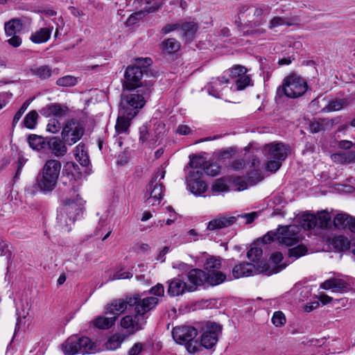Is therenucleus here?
Wrapping results in <instances>:
<instances>
[{"instance_id":"59","label":"nucleus","mask_w":355,"mask_h":355,"mask_svg":"<svg viewBox=\"0 0 355 355\" xmlns=\"http://www.w3.org/2000/svg\"><path fill=\"white\" fill-rule=\"evenodd\" d=\"M28 317V312H17L16 326L19 327L26 322V318Z\"/></svg>"},{"instance_id":"55","label":"nucleus","mask_w":355,"mask_h":355,"mask_svg":"<svg viewBox=\"0 0 355 355\" xmlns=\"http://www.w3.org/2000/svg\"><path fill=\"white\" fill-rule=\"evenodd\" d=\"M318 299L319 300L320 303L321 302L324 305L327 304L330 302H332L334 305H335L336 304H340V303L344 304L345 302L346 301L344 299H341L340 300H334L332 297H331L325 294L320 295L319 298H318Z\"/></svg>"},{"instance_id":"28","label":"nucleus","mask_w":355,"mask_h":355,"mask_svg":"<svg viewBox=\"0 0 355 355\" xmlns=\"http://www.w3.org/2000/svg\"><path fill=\"white\" fill-rule=\"evenodd\" d=\"M347 283L340 278H330L325 280L320 286V288L322 289H332L334 291H343L347 289Z\"/></svg>"},{"instance_id":"16","label":"nucleus","mask_w":355,"mask_h":355,"mask_svg":"<svg viewBox=\"0 0 355 355\" xmlns=\"http://www.w3.org/2000/svg\"><path fill=\"white\" fill-rule=\"evenodd\" d=\"M299 239V227L297 226L290 225L279 228L277 241L279 243L292 246L297 243Z\"/></svg>"},{"instance_id":"48","label":"nucleus","mask_w":355,"mask_h":355,"mask_svg":"<svg viewBox=\"0 0 355 355\" xmlns=\"http://www.w3.org/2000/svg\"><path fill=\"white\" fill-rule=\"evenodd\" d=\"M344 107L343 100H335L329 102L328 105L323 108L325 112H334L340 110Z\"/></svg>"},{"instance_id":"50","label":"nucleus","mask_w":355,"mask_h":355,"mask_svg":"<svg viewBox=\"0 0 355 355\" xmlns=\"http://www.w3.org/2000/svg\"><path fill=\"white\" fill-rule=\"evenodd\" d=\"M325 120L319 119L317 121L311 122L309 125L310 131L312 133H317L320 131L324 130Z\"/></svg>"},{"instance_id":"6","label":"nucleus","mask_w":355,"mask_h":355,"mask_svg":"<svg viewBox=\"0 0 355 355\" xmlns=\"http://www.w3.org/2000/svg\"><path fill=\"white\" fill-rule=\"evenodd\" d=\"M135 62L137 66H128L125 69L123 82V87L125 89L132 90L141 86L144 75L142 68L150 66L152 60L149 58H138L135 59Z\"/></svg>"},{"instance_id":"13","label":"nucleus","mask_w":355,"mask_h":355,"mask_svg":"<svg viewBox=\"0 0 355 355\" xmlns=\"http://www.w3.org/2000/svg\"><path fill=\"white\" fill-rule=\"evenodd\" d=\"M164 187L157 177L152 178L146 187L145 193L146 202L152 206L159 205L163 198Z\"/></svg>"},{"instance_id":"21","label":"nucleus","mask_w":355,"mask_h":355,"mask_svg":"<svg viewBox=\"0 0 355 355\" xmlns=\"http://www.w3.org/2000/svg\"><path fill=\"white\" fill-rule=\"evenodd\" d=\"M70 110L67 105L53 103L46 105L41 110V114L46 116H54L58 119H62L67 116Z\"/></svg>"},{"instance_id":"30","label":"nucleus","mask_w":355,"mask_h":355,"mask_svg":"<svg viewBox=\"0 0 355 355\" xmlns=\"http://www.w3.org/2000/svg\"><path fill=\"white\" fill-rule=\"evenodd\" d=\"M128 336V335L124 333H116L113 334L105 342L104 345L105 349L114 351L119 349Z\"/></svg>"},{"instance_id":"11","label":"nucleus","mask_w":355,"mask_h":355,"mask_svg":"<svg viewBox=\"0 0 355 355\" xmlns=\"http://www.w3.org/2000/svg\"><path fill=\"white\" fill-rule=\"evenodd\" d=\"M330 222L331 216L324 210L318 212L316 215L304 214L300 218V224L304 230H311L315 227L327 228Z\"/></svg>"},{"instance_id":"44","label":"nucleus","mask_w":355,"mask_h":355,"mask_svg":"<svg viewBox=\"0 0 355 355\" xmlns=\"http://www.w3.org/2000/svg\"><path fill=\"white\" fill-rule=\"evenodd\" d=\"M351 217L346 214H338L334 219V224L337 227H341L349 225L351 221Z\"/></svg>"},{"instance_id":"60","label":"nucleus","mask_w":355,"mask_h":355,"mask_svg":"<svg viewBox=\"0 0 355 355\" xmlns=\"http://www.w3.org/2000/svg\"><path fill=\"white\" fill-rule=\"evenodd\" d=\"M278 236L279 230L277 231V233L274 232H269L263 236L262 241L265 243H268L275 240H277Z\"/></svg>"},{"instance_id":"57","label":"nucleus","mask_w":355,"mask_h":355,"mask_svg":"<svg viewBox=\"0 0 355 355\" xmlns=\"http://www.w3.org/2000/svg\"><path fill=\"white\" fill-rule=\"evenodd\" d=\"M132 277V274L130 272H123L118 271L112 275L109 279L110 281L116 280V279H130Z\"/></svg>"},{"instance_id":"23","label":"nucleus","mask_w":355,"mask_h":355,"mask_svg":"<svg viewBox=\"0 0 355 355\" xmlns=\"http://www.w3.org/2000/svg\"><path fill=\"white\" fill-rule=\"evenodd\" d=\"M236 220V217L235 216H225L219 215L208 223L207 229L209 230L214 231L225 228L235 223Z\"/></svg>"},{"instance_id":"45","label":"nucleus","mask_w":355,"mask_h":355,"mask_svg":"<svg viewBox=\"0 0 355 355\" xmlns=\"http://www.w3.org/2000/svg\"><path fill=\"white\" fill-rule=\"evenodd\" d=\"M307 252V248L304 245H298L295 248H292L288 250V255L290 257L297 259L304 256Z\"/></svg>"},{"instance_id":"1","label":"nucleus","mask_w":355,"mask_h":355,"mask_svg":"<svg viewBox=\"0 0 355 355\" xmlns=\"http://www.w3.org/2000/svg\"><path fill=\"white\" fill-rule=\"evenodd\" d=\"M271 8L266 4L241 5L237 8V23H239L247 35L259 36L266 33V30L262 26L266 22L263 16L268 14Z\"/></svg>"},{"instance_id":"8","label":"nucleus","mask_w":355,"mask_h":355,"mask_svg":"<svg viewBox=\"0 0 355 355\" xmlns=\"http://www.w3.org/2000/svg\"><path fill=\"white\" fill-rule=\"evenodd\" d=\"M62 346L63 352L67 355L92 354L95 351L94 343L90 338L77 335L70 336Z\"/></svg>"},{"instance_id":"53","label":"nucleus","mask_w":355,"mask_h":355,"mask_svg":"<svg viewBox=\"0 0 355 355\" xmlns=\"http://www.w3.org/2000/svg\"><path fill=\"white\" fill-rule=\"evenodd\" d=\"M61 125L60 122L56 119L49 120L47 125L46 130L51 133L55 134L60 131Z\"/></svg>"},{"instance_id":"47","label":"nucleus","mask_w":355,"mask_h":355,"mask_svg":"<svg viewBox=\"0 0 355 355\" xmlns=\"http://www.w3.org/2000/svg\"><path fill=\"white\" fill-rule=\"evenodd\" d=\"M262 250L257 246L252 247L247 253L248 258L252 262H257L262 256Z\"/></svg>"},{"instance_id":"40","label":"nucleus","mask_w":355,"mask_h":355,"mask_svg":"<svg viewBox=\"0 0 355 355\" xmlns=\"http://www.w3.org/2000/svg\"><path fill=\"white\" fill-rule=\"evenodd\" d=\"M292 25H293V23L290 19L287 17L276 16L270 20L268 23V28L272 30L281 26H291Z\"/></svg>"},{"instance_id":"3","label":"nucleus","mask_w":355,"mask_h":355,"mask_svg":"<svg viewBox=\"0 0 355 355\" xmlns=\"http://www.w3.org/2000/svg\"><path fill=\"white\" fill-rule=\"evenodd\" d=\"M77 191L78 189L73 187L69 191V196L62 200L57 216L58 220L62 225L70 226L83 211L85 202Z\"/></svg>"},{"instance_id":"42","label":"nucleus","mask_w":355,"mask_h":355,"mask_svg":"<svg viewBox=\"0 0 355 355\" xmlns=\"http://www.w3.org/2000/svg\"><path fill=\"white\" fill-rule=\"evenodd\" d=\"M33 74L42 79H46L52 74L51 69L47 65H42L38 67L31 69Z\"/></svg>"},{"instance_id":"33","label":"nucleus","mask_w":355,"mask_h":355,"mask_svg":"<svg viewBox=\"0 0 355 355\" xmlns=\"http://www.w3.org/2000/svg\"><path fill=\"white\" fill-rule=\"evenodd\" d=\"M74 156L77 162L83 166L88 165L89 160L86 147L82 143L76 146L74 150Z\"/></svg>"},{"instance_id":"52","label":"nucleus","mask_w":355,"mask_h":355,"mask_svg":"<svg viewBox=\"0 0 355 355\" xmlns=\"http://www.w3.org/2000/svg\"><path fill=\"white\" fill-rule=\"evenodd\" d=\"M286 322V317L283 312H274L272 318V322L276 327H281Z\"/></svg>"},{"instance_id":"7","label":"nucleus","mask_w":355,"mask_h":355,"mask_svg":"<svg viewBox=\"0 0 355 355\" xmlns=\"http://www.w3.org/2000/svg\"><path fill=\"white\" fill-rule=\"evenodd\" d=\"M288 148L282 143H271L264 146V153L268 159L266 169L276 172L288 156Z\"/></svg>"},{"instance_id":"51","label":"nucleus","mask_w":355,"mask_h":355,"mask_svg":"<svg viewBox=\"0 0 355 355\" xmlns=\"http://www.w3.org/2000/svg\"><path fill=\"white\" fill-rule=\"evenodd\" d=\"M248 70L241 65H235L230 69V76L233 78H238L247 73Z\"/></svg>"},{"instance_id":"2","label":"nucleus","mask_w":355,"mask_h":355,"mask_svg":"<svg viewBox=\"0 0 355 355\" xmlns=\"http://www.w3.org/2000/svg\"><path fill=\"white\" fill-rule=\"evenodd\" d=\"M150 293L155 296L141 298L139 294L127 296L125 299H115L105 306L106 311H125L134 309L135 311H150L158 303L157 296L162 297L164 293L162 284H157L151 288Z\"/></svg>"},{"instance_id":"17","label":"nucleus","mask_w":355,"mask_h":355,"mask_svg":"<svg viewBox=\"0 0 355 355\" xmlns=\"http://www.w3.org/2000/svg\"><path fill=\"white\" fill-rule=\"evenodd\" d=\"M189 165L193 169H201L207 175L216 176L220 173V168L215 163L205 161L202 157L196 155L190 156Z\"/></svg>"},{"instance_id":"49","label":"nucleus","mask_w":355,"mask_h":355,"mask_svg":"<svg viewBox=\"0 0 355 355\" xmlns=\"http://www.w3.org/2000/svg\"><path fill=\"white\" fill-rule=\"evenodd\" d=\"M250 77L246 73L238 78L236 80V90H242L250 84Z\"/></svg>"},{"instance_id":"64","label":"nucleus","mask_w":355,"mask_h":355,"mask_svg":"<svg viewBox=\"0 0 355 355\" xmlns=\"http://www.w3.org/2000/svg\"><path fill=\"white\" fill-rule=\"evenodd\" d=\"M10 38L7 40L8 43L13 46V47H18L21 44V39L20 37L13 35V36H10Z\"/></svg>"},{"instance_id":"58","label":"nucleus","mask_w":355,"mask_h":355,"mask_svg":"<svg viewBox=\"0 0 355 355\" xmlns=\"http://www.w3.org/2000/svg\"><path fill=\"white\" fill-rule=\"evenodd\" d=\"M12 94L9 92L0 93V110L3 109L11 100Z\"/></svg>"},{"instance_id":"41","label":"nucleus","mask_w":355,"mask_h":355,"mask_svg":"<svg viewBox=\"0 0 355 355\" xmlns=\"http://www.w3.org/2000/svg\"><path fill=\"white\" fill-rule=\"evenodd\" d=\"M38 119V114L35 110L29 112L24 117L23 123L24 126L28 129L35 128Z\"/></svg>"},{"instance_id":"20","label":"nucleus","mask_w":355,"mask_h":355,"mask_svg":"<svg viewBox=\"0 0 355 355\" xmlns=\"http://www.w3.org/2000/svg\"><path fill=\"white\" fill-rule=\"evenodd\" d=\"M136 115L137 112H135L133 109L126 110L120 108L115 125L116 132L117 134L127 133L130 125V121Z\"/></svg>"},{"instance_id":"39","label":"nucleus","mask_w":355,"mask_h":355,"mask_svg":"<svg viewBox=\"0 0 355 355\" xmlns=\"http://www.w3.org/2000/svg\"><path fill=\"white\" fill-rule=\"evenodd\" d=\"M29 146L35 150H40L45 146L44 139L37 135H31L28 138Z\"/></svg>"},{"instance_id":"9","label":"nucleus","mask_w":355,"mask_h":355,"mask_svg":"<svg viewBox=\"0 0 355 355\" xmlns=\"http://www.w3.org/2000/svg\"><path fill=\"white\" fill-rule=\"evenodd\" d=\"M220 268L221 260L219 257L211 256L206 259L204 269L208 275V285L217 286L226 280V275L219 270Z\"/></svg>"},{"instance_id":"29","label":"nucleus","mask_w":355,"mask_h":355,"mask_svg":"<svg viewBox=\"0 0 355 355\" xmlns=\"http://www.w3.org/2000/svg\"><path fill=\"white\" fill-rule=\"evenodd\" d=\"M53 27H44L33 33L30 40L35 44L46 42L51 35Z\"/></svg>"},{"instance_id":"63","label":"nucleus","mask_w":355,"mask_h":355,"mask_svg":"<svg viewBox=\"0 0 355 355\" xmlns=\"http://www.w3.org/2000/svg\"><path fill=\"white\" fill-rule=\"evenodd\" d=\"M338 146L339 148L347 150L354 148L355 146L354 143L349 140H341L338 142Z\"/></svg>"},{"instance_id":"10","label":"nucleus","mask_w":355,"mask_h":355,"mask_svg":"<svg viewBox=\"0 0 355 355\" xmlns=\"http://www.w3.org/2000/svg\"><path fill=\"white\" fill-rule=\"evenodd\" d=\"M85 133V128L82 123L75 119L66 121L62 127L61 136L65 144L73 145L79 141Z\"/></svg>"},{"instance_id":"54","label":"nucleus","mask_w":355,"mask_h":355,"mask_svg":"<svg viewBox=\"0 0 355 355\" xmlns=\"http://www.w3.org/2000/svg\"><path fill=\"white\" fill-rule=\"evenodd\" d=\"M184 345H185L186 349L189 353H196L200 350L201 347H203L202 344H199L198 342L194 339L187 342Z\"/></svg>"},{"instance_id":"25","label":"nucleus","mask_w":355,"mask_h":355,"mask_svg":"<svg viewBox=\"0 0 355 355\" xmlns=\"http://www.w3.org/2000/svg\"><path fill=\"white\" fill-rule=\"evenodd\" d=\"M188 279L192 284L191 286H193V291L194 286H202L205 283L208 284V275L201 269L191 270L188 273Z\"/></svg>"},{"instance_id":"62","label":"nucleus","mask_w":355,"mask_h":355,"mask_svg":"<svg viewBox=\"0 0 355 355\" xmlns=\"http://www.w3.org/2000/svg\"><path fill=\"white\" fill-rule=\"evenodd\" d=\"M233 182L238 188L236 189L239 191H242L247 189V183L243 178L240 177L232 178L231 182Z\"/></svg>"},{"instance_id":"61","label":"nucleus","mask_w":355,"mask_h":355,"mask_svg":"<svg viewBox=\"0 0 355 355\" xmlns=\"http://www.w3.org/2000/svg\"><path fill=\"white\" fill-rule=\"evenodd\" d=\"M257 216L258 214L255 211L238 215V217L245 219L246 224H250L253 222Z\"/></svg>"},{"instance_id":"38","label":"nucleus","mask_w":355,"mask_h":355,"mask_svg":"<svg viewBox=\"0 0 355 355\" xmlns=\"http://www.w3.org/2000/svg\"><path fill=\"white\" fill-rule=\"evenodd\" d=\"M196 306L195 309H220L223 308L221 301L215 299L202 300L197 302Z\"/></svg>"},{"instance_id":"22","label":"nucleus","mask_w":355,"mask_h":355,"mask_svg":"<svg viewBox=\"0 0 355 355\" xmlns=\"http://www.w3.org/2000/svg\"><path fill=\"white\" fill-rule=\"evenodd\" d=\"M192 291L193 286H189L180 277L174 278L168 284V293L171 296H178L185 291Z\"/></svg>"},{"instance_id":"12","label":"nucleus","mask_w":355,"mask_h":355,"mask_svg":"<svg viewBox=\"0 0 355 355\" xmlns=\"http://www.w3.org/2000/svg\"><path fill=\"white\" fill-rule=\"evenodd\" d=\"M148 96L149 93L142 89L137 90L128 95H123L121 108L126 110H132L133 109L135 112H137V110L143 107L145 105L146 99Z\"/></svg>"},{"instance_id":"36","label":"nucleus","mask_w":355,"mask_h":355,"mask_svg":"<svg viewBox=\"0 0 355 355\" xmlns=\"http://www.w3.org/2000/svg\"><path fill=\"white\" fill-rule=\"evenodd\" d=\"M231 178H221L214 181L211 189L214 192H226L229 191V183Z\"/></svg>"},{"instance_id":"18","label":"nucleus","mask_w":355,"mask_h":355,"mask_svg":"<svg viewBox=\"0 0 355 355\" xmlns=\"http://www.w3.org/2000/svg\"><path fill=\"white\" fill-rule=\"evenodd\" d=\"M198 334L196 329L191 326L175 327L172 331L174 340L179 344H184L194 339Z\"/></svg>"},{"instance_id":"46","label":"nucleus","mask_w":355,"mask_h":355,"mask_svg":"<svg viewBox=\"0 0 355 355\" xmlns=\"http://www.w3.org/2000/svg\"><path fill=\"white\" fill-rule=\"evenodd\" d=\"M77 78L72 76H65L58 78L56 84L60 87H71L76 85Z\"/></svg>"},{"instance_id":"27","label":"nucleus","mask_w":355,"mask_h":355,"mask_svg":"<svg viewBox=\"0 0 355 355\" xmlns=\"http://www.w3.org/2000/svg\"><path fill=\"white\" fill-rule=\"evenodd\" d=\"M133 3L144 15L153 12L161 6L159 0H134Z\"/></svg>"},{"instance_id":"43","label":"nucleus","mask_w":355,"mask_h":355,"mask_svg":"<svg viewBox=\"0 0 355 355\" xmlns=\"http://www.w3.org/2000/svg\"><path fill=\"white\" fill-rule=\"evenodd\" d=\"M163 49L168 53L178 51L180 48V42L174 38H169L165 40L163 44Z\"/></svg>"},{"instance_id":"14","label":"nucleus","mask_w":355,"mask_h":355,"mask_svg":"<svg viewBox=\"0 0 355 355\" xmlns=\"http://www.w3.org/2000/svg\"><path fill=\"white\" fill-rule=\"evenodd\" d=\"M146 312H133L123 317L121 320V326L128 330V335L132 334L135 331L141 328L146 322Z\"/></svg>"},{"instance_id":"31","label":"nucleus","mask_w":355,"mask_h":355,"mask_svg":"<svg viewBox=\"0 0 355 355\" xmlns=\"http://www.w3.org/2000/svg\"><path fill=\"white\" fill-rule=\"evenodd\" d=\"M111 316H98L92 321L93 325L100 329H107L112 327L116 320V316L114 315V312H110Z\"/></svg>"},{"instance_id":"15","label":"nucleus","mask_w":355,"mask_h":355,"mask_svg":"<svg viewBox=\"0 0 355 355\" xmlns=\"http://www.w3.org/2000/svg\"><path fill=\"white\" fill-rule=\"evenodd\" d=\"M221 331L222 327L220 324L215 322H208L201 336L202 345L207 349L212 347L217 343Z\"/></svg>"},{"instance_id":"35","label":"nucleus","mask_w":355,"mask_h":355,"mask_svg":"<svg viewBox=\"0 0 355 355\" xmlns=\"http://www.w3.org/2000/svg\"><path fill=\"white\" fill-rule=\"evenodd\" d=\"M198 29V26L194 21L184 23L181 28L182 37L186 40H191L194 37Z\"/></svg>"},{"instance_id":"32","label":"nucleus","mask_w":355,"mask_h":355,"mask_svg":"<svg viewBox=\"0 0 355 355\" xmlns=\"http://www.w3.org/2000/svg\"><path fill=\"white\" fill-rule=\"evenodd\" d=\"M49 146L51 153L56 157L64 156L67 152L65 144L59 137L51 139Z\"/></svg>"},{"instance_id":"4","label":"nucleus","mask_w":355,"mask_h":355,"mask_svg":"<svg viewBox=\"0 0 355 355\" xmlns=\"http://www.w3.org/2000/svg\"><path fill=\"white\" fill-rule=\"evenodd\" d=\"M61 166L60 162L56 159L46 162L36 179V186L40 191L46 193L55 188Z\"/></svg>"},{"instance_id":"24","label":"nucleus","mask_w":355,"mask_h":355,"mask_svg":"<svg viewBox=\"0 0 355 355\" xmlns=\"http://www.w3.org/2000/svg\"><path fill=\"white\" fill-rule=\"evenodd\" d=\"M254 273H256L254 265L248 262L236 265L232 269V275L235 279L253 275Z\"/></svg>"},{"instance_id":"34","label":"nucleus","mask_w":355,"mask_h":355,"mask_svg":"<svg viewBox=\"0 0 355 355\" xmlns=\"http://www.w3.org/2000/svg\"><path fill=\"white\" fill-rule=\"evenodd\" d=\"M22 23L20 19H12L6 22L4 26L5 32L7 36H13L19 33L22 29Z\"/></svg>"},{"instance_id":"5","label":"nucleus","mask_w":355,"mask_h":355,"mask_svg":"<svg viewBox=\"0 0 355 355\" xmlns=\"http://www.w3.org/2000/svg\"><path fill=\"white\" fill-rule=\"evenodd\" d=\"M307 89L306 80L295 73H291L284 78L277 93L279 96L285 95L288 98H296L304 95Z\"/></svg>"},{"instance_id":"26","label":"nucleus","mask_w":355,"mask_h":355,"mask_svg":"<svg viewBox=\"0 0 355 355\" xmlns=\"http://www.w3.org/2000/svg\"><path fill=\"white\" fill-rule=\"evenodd\" d=\"M228 83L229 80L225 77L213 78L211 82L206 86V89L209 95L216 98H220V91L223 88V85Z\"/></svg>"},{"instance_id":"19","label":"nucleus","mask_w":355,"mask_h":355,"mask_svg":"<svg viewBox=\"0 0 355 355\" xmlns=\"http://www.w3.org/2000/svg\"><path fill=\"white\" fill-rule=\"evenodd\" d=\"M202 173L198 170L190 171L187 178L189 190L196 196H200L207 190V184L200 180Z\"/></svg>"},{"instance_id":"37","label":"nucleus","mask_w":355,"mask_h":355,"mask_svg":"<svg viewBox=\"0 0 355 355\" xmlns=\"http://www.w3.org/2000/svg\"><path fill=\"white\" fill-rule=\"evenodd\" d=\"M331 244L338 250L345 251L350 248V242L344 236L340 235L332 239Z\"/></svg>"},{"instance_id":"56","label":"nucleus","mask_w":355,"mask_h":355,"mask_svg":"<svg viewBox=\"0 0 355 355\" xmlns=\"http://www.w3.org/2000/svg\"><path fill=\"white\" fill-rule=\"evenodd\" d=\"M145 15L143 14L142 11H137L132 14L126 20V25L130 26L135 24L140 19H141Z\"/></svg>"}]
</instances>
